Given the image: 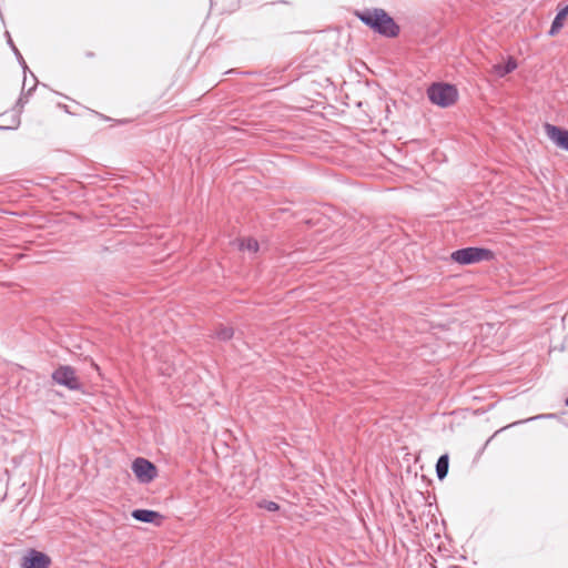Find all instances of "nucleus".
I'll return each instance as SVG.
<instances>
[{
	"label": "nucleus",
	"instance_id": "obj_1",
	"mask_svg": "<svg viewBox=\"0 0 568 568\" xmlns=\"http://www.w3.org/2000/svg\"><path fill=\"white\" fill-rule=\"evenodd\" d=\"M355 16L375 32L385 37H396L399 32V27L383 9L356 11Z\"/></svg>",
	"mask_w": 568,
	"mask_h": 568
},
{
	"label": "nucleus",
	"instance_id": "obj_2",
	"mask_svg": "<svg viewBox=\"0 0 568 568\" xmlns=\"http://www.w3.org/2000/svg\"><path fill=\"white\" fill-rule=\"evenodd\" d=\"M429 100L442 108L453 105L458 99L457 89L447 83H436L427 90Z\"/></svg>",
	"mask_w": 568,
	"mask_h": 568
},
{
	"label": "nucleus",
	"instance_id": "obj_3",
	"mask_svg": "<svg viewBox=\"0 0 568 568\" xmlns=\"http://www.w3.org/2000/svg\"><path fill=\"white\" fill-rule=\"evenodd\" d=\"M452 261L462 264L468 265L478 263L481 261H489L493 258L491 251L481 247H466L462 250H457L450 254Z\"/></svg>",
	"mask_w": 568,
	"mask_h": 568
},
{
	"label": "nucleus",
	"instance_id": "obj_4",
	"mask_svg": "<svg viewBox=\"0 0 568 568\" xmlns=\"http://www.w3.org/2000/svg\"><path fill=\"white\" fill-rule=\"evenodd\" d=\"M132 471L141 484H149L158 476V469L150 460L139 457L132 463Z\"/></svg>",
	"mask_w": 568,
	"mask_h": 568
},
{
	"label": "nucleus",
	"instance_id": "obj_5",
	"mask_svg": "<svg viewBox=\"0 0 568 568\" xmlns=\"http://www.w3.org/2000/svg\"><path fill=\"white\" fill-rule=\"evenodd\" d=\"M51 565V558L39 550L29 549L24 552L21 558V568H49Z\"/></svg>",
	"mask_w": 568,
	"mask_h": 568
},
{
	"label": "nucleus",
	"instance_id": "obj_6",
	"mask_svg": "<svg viewBox=\"0 0 568 568\" xmlns=\"http://www.w3.org/2000/svg\"><path fill=\"white\" fill-rule=\"evenodd\" d=\"M52 378L55 383L68 387L69 389H79L81 384L75 375V372L69 366L59 367L53 374Z\"/></svg>",
	"mask_w": 568,
	"mask_h": 568
},
{
	"label": "nucleus",
	"instance_id": "obj_7",
	"mask_svg": "<svg viewBox=\"0 0 568 568\" xmlns=\"http://www.w3.org/2000/svg\"><path fill=\"white\" fill-rule=\"evenodd\" d=\"M546 135L559 148L568 151V130L550 123L544 124Z\"/></svg>",
	"mask_w": 568,
	"mask_h": 568
},
{
	"label": "nucleus",
	"instance_id": "obj_8",
	"mask_svg": "<svg viewBox=\"0 0 568 568\" xmlns=\"http://www.w3.org/2000/svg\"><path fill=\"white\" fill-rule=\"evenodd\" d=\"M132 517L142 523H151L160 526L162 523V515L154 510L135 509L132 511Z\"/></svg>",
	"mask_w": 568,
	"mask_h": 568
},
{
	"label": "nucleus",
	"instance_id": "obj_9",
	"mask_svg": "<svg viewBox=\"0 0 568 568\" xmlns=\"http://www.w3.org/2000/svg\"><path fill=\"white\" fill-rule=\"evenodd\" d=\"M568 18V6L564 7L559 10L557 16L555 17L551 28L549 30L550 36H555L559 32V30L564 27L566 20Z\"/></svg>",
	"mask_w": 568,
	"mask_h": 568
},
{
	"label": "nucleus",
	"instance_id": "obj_10",
	"mask_svg": "<svg viewBox=\"0 0 568 568\" xmlns=\"http://www.w3.org/2000/svg\"><path fill=\"white\" fill-rule=\"evenodd\" d=\"M515 69H517V61L514 58H509L506 64L494 65V72L499 77H505L506 74L513 72Z\"/></svg>",
	"mask_w": 568,
	"mask_h": 568
},
{
	"label": "nucleus",
	"instance_id": "obj_11",
	"mask_svg": "<svg viewBox=\"0 0 568 568\" xmlns=\"http://www.w3.org/2000/svg\"><path fill=\"white\" fill-rule=\"evenodd\" d=\"M448 466H449V458L448 455H443L438 458L436 464V473L439 479H443L446 477L448 473Z\"/></svg>",
	"mask_w": 568,
	"mask_h": 568
},
{
	"label": "nucleus",
	"instance_id": "obj_12",
	"mask_svg": "<svg viewBox=\"0 0 568 568\" xmlns=\"http://www.w3.org/2000/svg\"><path fill=\"white\" fill-rule=\"evenodd\" d=\"M258 507L266 509L267 511H277L280 506L274 501L263 500L258 503Z\"/></svg>",
	"mask_w": 568,
	"mask_h": 568
},
{
	"label": "nucleus",
	"instance_id": "obj_13",
	"mask_svg": "<svg viewBox=\"0 0 568 568\" xmlns=\"http://www.w3.org/2000/svg\"><path fill=\"white\" fill-rule=\"evenodd\" d=\"M233 332L230 328H224L220 332V337L223 339H227L232 336Z\"/></svg>",
	"mask_w": 568,
	"mask_h": 568
},
{
	"label": "nucleus",
	"instance_id": "obj_14",
	"mask_svg": "<svg viewBox=\"0 0 568 568\" xmlns=\"http://www.w3.org/2000/svg\"><path fill=\"white\" fill-rule=\"evenodd\" d=\"M250 250H254V251H257L258 250V245L257 243H254V245L251 243V246H250Z\"/></svg>",
	"mask_w": 568,
	"mask_h": 568
},
{
	"label": "nucleus",
	"instance_id": "obj_15",
	"mask_svg": "<svg viewBox=\"0 0 568 568\" xmlns=\"http://www.w3.org/2000/svg\"><path fill=\"white\" fill-rule=\"evenodd\" d=\"M565 403H566V405L568 406V397L566 398V402H565Z\"/></svg>",
	"mask_w": 568,
	"mask_h": 568
}]
</instances>
